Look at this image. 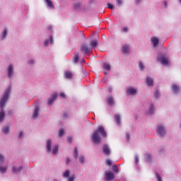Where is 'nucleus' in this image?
Listing matches in <instances>:
<instances>
[{"mask_svg": "<svg viewBox=\"0 0 181 181\" xmlns=\"http://www.w3.org/2000/svg\"><path fill=\"white\" fill-rule=\"evenodd\" d=\"M102 138H106L107 136V132L103 126H99L98 129L93 132L92 134V141L93 144H100L101 142V137H100V134Z\"/></svg>", "mask_w": 181, "mask_h": 181, "instance_id": "nucleus-1", "label": "nucleus"}, {"mask_svg": "<svg viewBox=\"0 0 181 181\" xmlns=\"http://www.w3.org/2000/svg\"><path fill=\"white\" fill-rule=\"evenodd\" d=\"M10 91L11 88H8L7 90H6L3 98L0 100V107L1 110V112H0V122H2V121H4V119L5 118V112H4V107H5V103H6V101L8 100Z\"/></svg>", "mask_w": 181, "mask_h": 181, "instance_id": "nucleus-2", "label": "nucleus"}, {"mask_svg": "<svg viewBox=\"0 0 181 181\" xmlns=\"http://www.w3.org/2000/svg\"><path fill=\"white\" fill-rule=\"evenodd\" d=\"M114 173L111 171L105 172V180L106 181H111L114 180Z\"/></svg>", "mask_w": 181, "mask_h": 181, "instance_id": "nucleus-3", "label": "nucleus"}, {"mask_svg": "<svg viewBox=\"0 0 181 181\" xmlns=\"http://www.w3.org/2000/svg\"><path fill=\"white\" fill-rule=\"evenodd\" d=\"M81 50L86 54H91V48L88 47L86 45H82L81 46Z\"/></svg>", "mask_w": 181, "mask_h": 181, "instance_id": "nucleus-4", "label": "nucleus"}, {"mask_svg": "<svg viewBox=\"0 0 181 181\" xmlns=\"http://www.w3.org/2000/svg\"><path fill=\"white\" fill-rule=\"evenodd\" d=\"M157 132L158 135H160V136H163V135L166 134V132H165V127H163V126H158Z\"/></svg>", "mask_w": 181, "mask_h": 181, "instance_id": "nucleus-5", "label": "nucleus"}, {"mask_svg": "<svg viewBox=\"0 0 181 181\" xmlns=\"http://www.w3.org/2000/svg\"><path fill=\"white\" fill-rule=\"evenodd\" d=\"M47 150L49 153L52 152V139H48L47 141Z\"/></svg>", "mask_w": 181, "mask_h": 181, "instance_id": "nucleus-6", "label": "nucleus"}, {"mask_svg": "<svg viewBox=\"0 0 181 181\" xmlns=\"http://www.w3.org/2000/svg\"><path fill=\"white\" fill-rule=\"evenodd\" d=\"M57 98V93H54L51 98L48 99V105H52L53 101Z\"/></svg>", "mask_w": 181, "mask_h": 181, "instance_id": "nucleus-7", "label": "nucleus"}, {"mask_svg": "<svg viewBox=\"0 0 181 181\" xmlns=\"http://www.w3.org/2000/svg\"><path fill=\"white\" fill-rule=\"evenodd\" d=\"M13 74V66L12 65H9L8 67V77H12Z\"/></svg>", "mask_w": 181, "mask_h": 181, "instance_id": "nucleus-8", "label": "nucleus"}, {"mask_svg": "<svg viewBox=\"0 0 181 181\" xmlns=\"http://www.w3.org/2000/svg\"><path fill=\"white\" fill-rule=\"evenodd\" d=\"M151 42L154 46V47H156V46H158V45H159V40L156 37H152Z\"/></svg>", "mask_w": 181, "mask_h": 181, "instance_id": "nucleus-9", "label": "nucleus"}, {"mask_svg": "<svg viewBox=\"0 0 181 181\" xmlns=\"http://www.w3.org/2000/svg\"><path fill=\"white\" fill-rule=\"evenodd\" d=\"M127 93L128 94H129L130 95H134V94H136V89L134 88H129L127 90Z\"/></svg>", "mask_w": 181, "mask_h": 181, "instance_id": "nucleus-10", "label": "nucleus"}, {"mask_svg": "<svg viewBox=\"0 0 181 181\" xmlns=\"http://www.w3.org/2000/svg\"><path fill=\"white\" fill-rule=\"evenodd\" d=\"M103 153L105 155H110V148H108V146L107 144H105L103 146Z\"/></svg>", "mask_w": 181, "mask_h": 181, "instance_id": "nucleus-11", "label": "nucleus"}, {"mask_svg": "<svg viewBox=\"0 0 181 181\" xmlns=\"http://www.w3.org/2000/svg\"><path fill=\"white\" fill-rule=\"evenodd\" d=\"M107 103L109 104V105H114L115 102H114V98L113 97H108L107 99Z\"/></svg>", "mask_w": 181, "mask_h": 181, "instance_id": "nucleus-12", "label": "nucleus"}, {"mask_svg": "<svg viewBox=\"0 0 181 181\" xmlns=\"http://www.w3.org/2000/svg\"><path fill=\"white\" fill-rule=\"evenodd\" d=\"M45 2L49 8H51V9L54 8V6L53 5V1H52V0H45Z\"/></svg>", "mask_w": 181, "mask_h": 181, "instance_id": "nucleus-13", "label": "nucleus"}, {"mask_svg": "<svg viewBox=\"0 0 181 181\" xmlns=\"http://www.w3.org/2000/svg\"><path fill=\"white\" fill-rule=\"evenodd\" d=\"M98 46V43L97 42V40H93L90 41V47H93V49L97 47Z\"/></svg>", "mask_w": 181, "mask_h": 181, "instance_id": "nucleus-14", "label": "nucleus"}, {"mask_svg": "<svg viewBox=\"0 0 181 181\" xmlns=\"http://www.w3.org/2000/svg\"><path fill=\"white\" fill-rule=\"evenodd\" d=\"M103 69H105V70H107V71H110L111 70V65H110L108 63H104Z\"/></svg>", "mask_w": 181, "mask_h": 181, "instance_id": "nucleus-15", "label": "nucleus"}, {"mask_svg": "<svg viewBox=\"0 0 181 181\" xmlns=\"http://www.w3.org/2000/svg\"><path fill=\"white\" fill-rule=\"evenodd\" d=\"M146 83L148 86H153V78H146Z\"/></svg>", "mask_w": 181, "mask_h": 181, "instance_id": "nucleus-16", "label": "nucleus"}, {"mask_svg": "<svg viewBox=\"0 0 181 181\" xmlns=\"http://www.w3.org/2000/svg\"><path fill=\"white\" fill-rule=\"evenodd\" d=\"M64 74L66 78H71V77H73V73L69 71H66Z\"/></svg>", "mask_w": 181, "mask_h": 181, "instance_id": "nucleus-17", "label": "nucleus"}, {"mask_svg": "<svg viewBox=\"0 0 181 181\" xmlns=\"http://www.w3.org/2000/svg\"><path fill=\"white\" fill-rule=\"evenodd\" d=\"M180 88L176 84L173 85V90L174 93H179Z\"/></svg>", "mask_w": 181, "mask_h": 181, "instance_id": "nucleus-18", "label": "nucleus"}, {"mask_svg": "<svg viewBox=\"0 0 181 181\" xmlns=\"http://www.w3.org/2000/svg\"><path fill=\"white\" fill-rule=\"evenodd\" d=\"M161 62L162 64H168L169 63V59L166 57H163L160 59Z\"/></svg>", "mask_w": 181, "mask_h": 181, "instance_id": "nucleus-19", "label": "nucleus"}, {"mask_svg": "<svg viewBox=\"0 0 181 181\" xmlns=\"http://www.w3.org/2000/svg\"><path fill=\"white\" fill-rule=\"evenodd\" d=\"M37 115H39V107H37L34 111L33 118H37Z\"/></svg>", "mask_w": 181, "mask_h": 181, "instance_id": "nucleus-20", "label": "nucleus"}, {"mask_svg": "<svg viewBox=\"0 0 181 181\" xmlns=\"http://www.w3.org/2000/svg\"><path fill=\"white\" fill-rule=\"evenodd\" d=\"M123 53H129V47L128 45H124L122 47Z\"/></svg>", "mask_w": 181, "mask_h": 181, "instance_id": "nucleus-21", "label": "nucleus"}, {"mask_svg": "<svg viewBox=\"0 0 181 181\" xmlns=\"http://www.w3.org/2000/svg\"><path fill=\"white\" fill-rule=\"evenodd\" d=\"M13 173H18V172H21V170H22L23 168L22 167H13Z\"/></svg>", "mask_w": 181, "mask_h": 181, "instance_id": "nucleus-22", "label": "nucleus"}, {"mask_svg": "<svg viewBox=\"0 0 181 181\" xmlns=\"http://www.w3.org/2000/svg\"><path fill=\"white\" fill-rule=\"evenodd\" d=\"M115 119L118 124V125L121 124V116L119 115H115Z\"/></svg>", "mask_w": 181, "mask_h": 181, "instance_id": "nucleus-23", "label": "nucleus"}, {"mask_svg": "<svg viewBox=\"0 0 181 181\" xmlns=\"http://www.w3.org/2000/svg\"><path fill=\"white\" fill-rule=\"evenodd\" d=\"M59 152V146H55L52 149V153L53 155H56Z\"/></svg>", "mask_w": 181, "mask_h": 181, "instance_id": "nucleus-24", "label": "nucleus"}, {"mask_svg": "<svg viewBox=\"0 0 181 181\" xmlns=\"http://www.w3.org/2000/svg\"><path fill=\"white\" fill-rule=\"evenodd\" d=\"M153 110H155V108L153 107V105H151L148 114L152 115V114H153Z\"/></svg>", "mask_w": 181, "mask_h": 181, "instance_id": "nucleus-25", "label": "nucleus"}, {"mask_svg": "<svg viewBox=\"0 0 181 181\" xmlns=\"http://www.w3.org/2000/svg\"><path fill=\"white\" fill-rule=\"evenodd\" d=\"M70 175V171L69 170H66L64 173H63V176L64 177H69Z\"/></svg>", "mask_w": 181, "mask_h": 181, "instance_id": "nucleus-26", "label": "nucleus"}, {"mask_svg": "<svg viewBox=\"0 0 181 181\" xmlns=\"http://www.w3.org/2000/svg\"><path fill=\"white\" fill-rule=\"evenodd\" d=\"M74 156L75 159H77V157L78 156V151H77V148H74Z\"/></svg>", "mask_w": 181, "mask_h": 181, "instance_id": "nucleus-27", "label": "nucleus"}, {"mask_svg": "<svg viewBox=\"0 0 181 181\" xmlns=\"http://www.w3.org/2000/svg\"><path fill=\"white\" fill-rule=\"evenodd\" d=\"M3 132H4V134H8V132H9V127L6 126L3 129Z\"/></svg>", "mask_w": 181, "mask_h": 181, "instance_id": "nucleus-28", "label": "nucleus"}, {"mask_svg": "<svg viewBox=\"0 0 181 181\" xmlns=\"http://www.w3.org/2000/svg\"><path fill=\"white\" fill-rule=\"evenodd\" d=\"M79 59H80V57L78 56V54H77L75 55V57L74 58V61L76 63H77V62H78Z\"/></svg>", "mask_w": 181, "mask_h": 181, "instance_id": "nucleus-29", "label": "nucleus"}, {"mask_svg": "<svg viewBox=\"0 0 181 181\" xmlns=\"http://www.w3.org/2000/svg\"><path fill=\"white\" fill-rule=\"evenodd\" d=\"M6 172V167H0V173H5Z\"/></svg>", "mask_w": 181, "mask_h": 181, "instance_id": "nucleus-30", "label": "nucleus"}, {"mask_svg": "<svg viewBox=\"0 0 181 181\" xmlns=\"http://www.w3.org/2000/svg\"><path fill=\"white\" fill-rule=\"evenodd\" d=\"M112 170H113V172H115V173H118V166L113 165L112 166Z\"/></svg>", "mask_w": 181, "mask_h": 181, "instance_id": "nucleus-31", "label": "nucleus"}, {"mask_svg": "<svg viewBox=\"0 0 181 181\" xmlns=\"http://www.w3.org/2000/svg\"><path fill=\"white\" fill-rule=\"evenodd\" d=\"M8 33V31L6 29H4L3 33H2V39H5V36H6V34Z\"/></svg>", "mask_w": 181, "mask_h": 181, "instance_id": "nucleus-32", "label": "nucleus"}, {"mask_svg": "<svg viewBox=\"0 0 181 181\" xmlns=\"http://www.w3.org/2000/svg\"><path fill=\"white\" fill-rule=\"evenodd\" d=\"M64 134V130L63 129H60L59 131V136H63Z\"/></svg>", "mask_w": 181, "mask_h": 181, "instance_id": "nucleus-33", "label": "nucleus"}, {"mask_svg": "<svg viewBox=\"0 0 181 181\" xmlns=\"http://www.w3.org/2000/svg\"><path fill=\"white\" fill-rule=\"evenodd\" d=\"M139 66L141 70H144V69L145 68V66H144V64H142V62H139Z\"/></svg>", "mask_w": 181, "mask_h": 181, "instance_id": "nucleus-34", "label": "nucleus"}, {"mask_svg": "<svg viewBox=\"0 0 181 181\" xmlns=\"http://www.w3.org/2000/svg\"><path fill=\"white\" fill-rule=\"evenodd\" d=\"M107 8L109 9H114V6H112V4H111L110 3H107Z\"/></svg>", "mask_w": 181, "mask_h": 181, "instance_id": "nucleus-35", "label": "nucleus"}, {"mask_svg": "<svg viewBox=\"0 0 181 181\" xmlns=\"http://www.w3.org/2000/svg\"><path fill=\"white\" fill-rule=\"evenodd\" d=\"M80 8V4L78 3L74 4V9H78Z\"/></svg>", "mask_w": 181, "mask_h": 181, "instance_id": "nucleus-36", "label": "nucleus"}, {"mask_svg": "<svg viewBox=\"0 0 181 181\" xmlns=\"http://www.w3.org/2000/svg\"><path fill=\"white\" fill-rule=\"evenodd\" d=\"M79 162L81 163H84V157L83 156L79 157Z\"/></svg>", "mask_w": 181, "mask_h": 181, "instance_id": "nucleus-37", "label": "nucleus"}, {"mask_svg": "<svg viewBox=\"0 0 181 181\" xmlns=\"http://www.w3.org/2000/svg\"><path fill=\"white\" fill-rule=\"evenodd\" d=\"M154 97H156V98H158V97H159V91L156 90L154 93Z\"/></svg>", "mask_w": 181, "mask_h": 181, "instance_id": "nucleus-38", "label": "nucleus"}, {"mask_svg": "<svg viewBox=\"0 0 181 181\" xmlns=\"http://www.w3.org/2000/svg\"><path fill=\"white\" fill-rule=\"evenodd\" d=\"M63 117L64 118H67V117H69V112H64Z\"/></svg>", "mask_w": 181, "mask_h": 181, "instance_id": "nucleus-39", "label": "nucleus"}, {"mask_svg": "<svg viewBox=\"0 0 181 181\" xmlns=\"http://www.w3.org/2000/svg\"><path fill=\"white\" fill-rule=\"evenodd\" d=\"M4 160V156L0 154V163H2Z\"/></svg>", "mask_w": 181, "mask_h": 181, "instance_id": "nucleus-40", "label": "nucleus"}, {"mask_svg": "<svg viewBox=\"0 0 181 181\" xmlns=\"http://www.w3.org/2000/svg\"><path fill=\"white\" fill-rule=\"evenodd\" d=\"M106 163H107V165H108V166H111V165H112L111 160L107 159V160H106Z\"/></svg>", "mask_w": 181, "mask_h": 181, "instance_id": "nucleus-41", "label": "nucleus"}, {"mask_svg": "<svg viewBox=\"0 0 181 181\" xmlns=\"http://www.w3.org/2000/svg\"><path fill=\"white\" fill-rule=\"evenodd\" d=\"M68 181H74V175H72L68 178Z\"/></svg>", "mask_w": 181, "mask_h": 181, "instance_id": "nucleus-42", "label": "nucleus"}, {"mask_svg": "<svg viewBox=\"0 0 181 181\" xmlns=\"http://www.w3.org/2000/svg\"><path fill=\"white\" fill-rule=\"evenodd\" d=\"M156 176H157L158 181H162V178L160 177V175H159V174H156Z\"/></svg>", "mask_w": 181, "mask_h": 181, "instance_id": "nucleus-43", "label": "nucleus"}, {"mask_svg": "<svg viewBox=\"0 0 181 181\" xmlns=\"http://www.w3.org/2000/svg\"><path fill=\"white\" fill-rule=\"evenodd\" d=\"M116 2H117V5H122V1L121 0H116Z\"/></svg>", "mask_w": 181, "mask_h": 181, "instance_id": "nucleus-44", "label": "nucleus"}, {"mask_svg": "<svg viewBox=\"0 0 181 181\" xmlns=\"http://www.w3.org/2000/svg\"><path fill=\"white\" fill-rule=\"evenodd\" d=\"M60 97H62V98H66V95L64 93H60Z\"/></svg>", "mask_w": 181, "mask_h": 181, "instance_id": "nucleus-45", "label": "nucleus"}, {"mask_svg": "<svg viewBox=\"0 0 181 181\" xmlns=\"http://www.w3.org/2000/svg\"><path fill=\"white\" fill-rule=\"evenodd\" d=\"M139 162V159L138 158V156H135V163H138Z\"/></svg>", "mask_w": 181, "mask_h": 181, "instance_id": "nucleus-46", "label": "nucleus"}, {"mask_svg": "<svg viewBox=\"0 0 181 181\" xmlns=\"http://www.w3.org/2000/svg\"><path fill=\"white\" fill-rule=\"evenodd\" d=\"M122 30H123V32L127 33V32H128V28L124 27V28H122Z\"/></svg>", "mask_w": 181, "mask_h": 181, "instance_id": "nucleus-47", "label": "nucleus"}, {"mask_svg": "<svg viewBox=\"0 0 181 181\" xmlns=\"http://www.w3.org/2000/svg\"><path fill=\"white\" fill-rule=\"evenodd\" d=\"M45 46H47L49 45V40H46L44 42Z\"/></svg>", "mask_w": 181, "mask_h": 181, "instance_id": "nucleus-48", "label": "nucleus"}, {"mask_svg": "<svg viewBox=\"0 0 181 181\" xmlns=\"http://www.w3.org/2000/svg\"><path fill=\"white\" fill-rule=\"evenodd\" d=\"M18 136H19V138H22V136H23V132H20Z\"/></svg>", "mask_w": 181, "mask_h": 181, "instance_id": "nucleus-49", "label": "nucleus"}, {"mask_svg": "<svg viewBox=\"0 0 181 181\" xmlns=\"http://www.w3.org/2000/svg\"><path fill=\"white\" fill-rule=\"evenodd\" d=\"M72 139H73L71 137H68V142H69V144H71Z\"/></svg>", "mask_w": 181, "mask_h": 181, "instance_id": "nucleus-50", "label": "nucleus"}, {"mask_svg": "<svg viewBox=\"0 0 181 181\" xmlns=\"http://www.w3.org/2000/svg\"><path fill=\"white\" fill-rule=\"evenodd\" d=\"M50 43H53V37L52 35L49 36Z\"/></svg>", "mask_w": 181, "mask_h": 181, "instance_id": "nucleus-51", "label": "nucleus"}, {"mask_svg": "<svg viewBox=\"0 0 181 181\" xmlns=\"http://www.w3.org/2000/svg\"><path fill=\"white\" fill-rule=\"evenodd\" d=\"M69 163H70V158H66V164L69 165Z\"/></svg>", "mask_w": 181, "mask_h": 181, "instance_id": "nucleus-52", "label": "nucleus"}, {"mask_svg": "<svg viewBox=\"0 0 181 181\" xmlns=\"http://www.w3.org/2000/svg\"><path fill=\"white\" fill-rule=\"evenodd\" d=\"M147 157H148V159H151V158H152V156H151V154H148Z\"/></svg>", "mask_w": 181, "mask_h": 181, "instance_id": "nucleus-53", "label": "nucleus"}, {"mask_svg": "<svg viewBox=\"0 0 181 181\" xmlns=\"http://www.w3.org/2000/svg\"><path fill=\"white\" fill-rule=\"evenodd\" d=\"M142 0H136V4H139Z\"/></svg>", "mask_w": 181, "mask_h": 181, "instance_id": "nucleus-54", "label": "nucleus"}, {"mask_svg": "<svg viewBox=\"0 0 181 181\" xmlns=\"http://www.w3.org/2000/svg\"><path fill=\"white\" fill-rule=\"evenodd\" d=\"M127 139H129L131 136H129V134H127Z\"/></svg>", "mask_w": 181, "mask_h": 181, "instance_id": "nucleus-55", "label": "nucleus"}, {"mask_svg": "<svg viewBox=\"0 0 181 181\" xmlns=\"http://www.w3.org/2000/svg\"><path fill=\"white\" fill-rule=\"evenodd\" d=\"M29 62H30V64H33V63H34V61H33V60H30Z\"/></svg>", "mask_w": 181, "mask_h": 181, "instance_id": "nucleus-56", "label": "nucleus"}, {"mask_svg": "<svg viewBox=\"0 0 181 181\" xmlns=\"http://www.w3.org/2000/svg\"><path fill=\"white\" fill-rule=\"evenodd\" d=\"M167 6V3L166 1L164 2V6Z\"/></svg>", "mask_w": 181, "mask_h": 181, "instance_id": "nucleus-57", "label": "nucleus"}, {"mask_svg": "<svg viewBox=\"0 0 181 181\" xmlns=\"http://www.w3.org/2000/svg\"><path fill=\"white\" fill-rule=\"evenodd\" d=\"M180 2H181V0H180Z\"/></svg>", "mask_w": 181, "mask_h": 181, "instance_id": "nucleus-58", "label": "nucleus"}]
</instances>
